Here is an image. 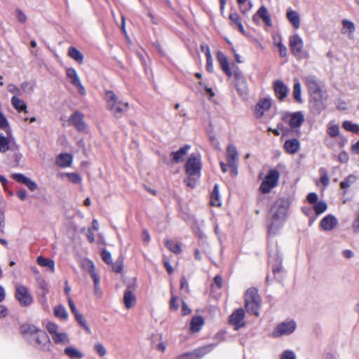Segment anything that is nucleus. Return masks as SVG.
Instances as JSON below:
<instances>
[{"label": "nucleus", "mask_w": 359, "mask_h": 359, "mask_svg": "<svg viewBox=\"0 0 359 359\" xmlns=\"http://www.w3.org/2000/svg\"><path fill=\"white\" fill-rule=\"evenodd\" d=\"M107 107L117 118L122 117L128 110L129 104L120 100L112 90L105 92Z\"/></svg>", "instance_id": "1"}, {"label": "nucleus", "mask_w": 359, "mask_h": 359, "mask_svg": "<svg viewBox=\"0 0 359 359\" xmlns=\"http://www.w3.org/2000/svg\"><path fill=\"white\" fill-rule=\"evenodd\" d=\"M261 297L256 288H249L245 294V308L248 313L259 316V310L260 308Z\"/></svg>", "instance_id": "2"}, {"label": "nucleus", "mask_w": 359, "mask_h": 359, "mask_svg": "<svg viewBox=\"0 0 359 359\" xmlns=\"http://www.w3.org/2000/svg\"><path fill=\"white\" fill-rule=\"evenodd\" d=\"M290 207V201L287 198H280L274 203L272 211H274L273 220L284 221Z\"/></svg>", "instance_id": "3"}, {"label": "nucleus", "mask_w": 359, "mask_h": 359, "mask_svg": "<svg viewBox=\"0 0 359 359\" xmlns=\"http://www.w3.org/2000/svg\"><path fill=\"white\" fill-rule=\"evenodd\" d=\"M280 173L277 170L271 169L262 182L259 189L263 194H268L277 185Z\"/></svg>", "instance_id": "4"}, {"label": "nucleus", "mask_w": 359, "mask_h": 359, "mask_svg": "<svg viewBox=\"0 0 359 359\" xmlns=\"http://www.w3.org/2000/svg\"><path fill=\"white\" fill-rule=\"evenodd\" d=\"M296 327L294 320L281 322L275 327L271 336L273 338H279L284 335H290L295 331Z\"/></svg>", "instance_id": "5"}, {"label": "nucleus", "mask_w": 359, "mask_h": 359, "mask_svg": "<svg viewBox=\"0 0 359 359\" xmlns=\"http://www.w3.org/2000/svg\"><path fill=\"white\" fill-rule=\"evenodd\" d=\"M30 342L34 343V346L37 348L43 351L50 350L51 342L48 335L44 330L39 329Z\"/></svg>", "instance_id": "6"}, {"label": "nucleus", "mask_w": 359, "mask_h": 359, "mask_svg": "<svg viewBox=\"0 0 359 359\" xmlns=\"http://www.w3.org/2000/svg\"><path fill=\"white\" fill-rule=\"evenodd\" d=\"M15 297L22 306H28L32 304L33 297L28 288L22 285H18L15 288Z\"/></svg>", "instance_id": "7"}, {"label": "nucleus", "mask_w": 359, "mask_h": 359, "mask_svg": "<svg viewBox=\"0 0 359 359\" xmlns=\"http://www.w3.org/2000/svg\"><path fill=\"white\" fill-rule=\"evenodd\" d=\"M186 172L189 176L199 174L201 170V157L191 154L185 164Z\"/></svg>", "instance_id": "8"}, {"label": "nucleus", "mask_w": 359, "mask_h": 359, "mask_svg": "<svg viewBox=\"0 0 359 359\" xmlns=\"http://www.w3.org/2000/svg\"><path fill=\"white\" fill-rule=\"evenodd\" d=\"M233 76L238 93L241 95H247L248 93V86L243 74L240 71H236Z\"/></svg>", "instance_id": "9"}, {"label": "nucleus", "mask_w": 359, "mask_h": 359, "mask_svg": "<svg viewBox=\"0 0 359 359\" xmlns=\"http://www.w3.org/2000/svg\"><path fill=\"white\" fill-rule=\"evenodd\" d=\"M309 106L312 113L318 115L325 108V104L323 100V94L311 95Z\"/></svg>", "instance_id": "10"}, {"label": "nucleus", "mask_w": 359, "mask_h": 359, "mask_svg": "<svg viewBox=\"0 0 359 359\" xmlns=\"http://www.w3.org/2000/svg\"><path fill=\"white\" fill-rule=\"evenodd\" d=\"M285 121H287L292 129L299 128L304 121V116L302 111L288 114L283 117Z\"/></svg>", "instance_id": "11"}, {"label": "nucleus", "mask_w": 359, "mask_h": 359, "mask_svg": "<svg viewBox=\"0 0 359 359\" xmlns=\"http://www.w3.org/2000/svg\"><path fill=\"white\" fill-rule=\"evenodd\" d=\"M243 309H238L229 316V323L234 327V330H238L245 325Z\"/></svg>", "instance_id": "12"}, {"label": "nucleus", "mask_w": 359, "mask_h": 359, "mask_svg": "<svg viewBox=\"0 0 359 359\" xmlns=\"http://www.w3.org/2000/svg\"><path fill=\"white\" fill-rule=\"evenodd\" d=\"M306 86L310 96L323 94L320 83L315 76L306 77Z\"/></svg>", "instance_id": "13"}, {"label": "nucleus", "mask_w": 359, "mask_h": 359, "mask_svg": "<svg viewBox=\"0 0 359 359\" xmlns=\"http://www.w3.org/2000/svg\"><path fill=\"white\" fill-rule=\"evenodd\" d=\"M271 106V99L262 98L257 103L255 109V115L257 118H260L265 111H268Z\"/></svg>", "instance_id": "14"}, {"label": "nucleus", "mask_w": 359, "mask_h": 359, "mask_svg": "<svg viewBox=\"0 0 359 359\" xmlns=\"http://www.w3.org/2000/svg\"><path fill=\"white\" fill-rule=\"evenodd\" d=\"M290 47L294 55H300L303 48V41L299 35L294 34L290 37Z\"/></svg>", "instance_id": "15"}, {"label": "nucleus", "mask_w": 359, "mask_h": 359, "mask_svg": "<svg viewBox=\"0 0 359 359\" xmlns=\"http://www.w3.org/2000/svg\"><path fill=\"white\" fill-rule=\"evenodd\" d=\"M69 122L79 132L84 131L86 129V126L83 120V115L80 111H77L73 113L70 116Z\"/></svg>", "instance_id": "16"}, {"label": "nucleus", "mask_w": 359, "mask_h": 359, "mask_svg": "<svg viewBox=\"0 0 359 359\" xmlns=\"http://www.w3.org/2000/svg\"><path fill=\"white\" fill-rule=\"evenodd\" d=\"M273 88L275 95L280 100H283L287 95L288 88L287 86L280 80L274 81Z\"/></svg>", "instance_id": "17"}, {"label": "nucleus", "mask_w": 359, "mask_h": 359, "mask_svg": "<svg viewBox=\"0 0 359 359\" xmlns=\"http://www.w3.org/2000/svg\"><path fill=\"white\" fill-rule=\"evenodd\" d=\"M39 330V329H38L35 325L28 323L22 324L20 327V332L29 341L32 340V338Z\"/></svg>", "instance_id": "18"}, {"label": "nucleus", "mask_w": 359, "mask_h": 359, "mask_svg": "<svg viewBox=\"0 0 359 359\" xmlns=\"http://www.w3.org/2000/svg\"><path fill=\"white\" fill-rule=\"evenodd\" d=\"M338 224V222L337 218L332 215H328L325 216L321 221H320V227L324 231H331L334 227H336Z\"/></svg>", "instance_id": "19"}, {"label": "nucleus", "mask_w": 359, "mask_h": 359, "mask_svg": "<svg viewBox=\"0 0 359 359\" xmlns=\"http://www.w3.org/2000/svg\"><path fill=\"white\" fill-rule=\"evenodd\" d=\"M217 60L222 71L228 76H232V72L229 67V63L226 55L221 51L217 53Z\"/></svg>", "instance_id": "20"}, {"label": "nucleus", "mask_w": 359, "mask_h": 359, "mask_svg": "<svg viewBox=\"0 0 359 359\" xmlns=\"http://www.w3.org/2000/svg\"><path fill=\"white\" fill-rule=\"evenodd\" d=\"M189 149L190 146L186 144L184 147L180 148L178 151L171 152L170 156H172V162L176 163L182 162Z\"/></svg>", "instance_id": "21"}, {"label": "nucleus", "mask_w": 359, "mask_h": 359, "mask_svg": "<svg viewBox=\"0 0 359 359\" xmlns=\"http://www.w3.org/2000/svg\"><path fill=\"white\" fill-rule=\"evenodd\" d=\"M287 153L290 154H297L300 149V144L298 140L293 138L285 142L283 146Z\"/></svg>", "instance_id": "22"}, {"label": "nucleus", "mask_w": 359, "mask_h": 359, "mask_svg": "<svg viewBox=\"0 0 359 359\" xmlns=\"http://www.w3.org/2000/svg\"><path fill=\"white\" fill-rule=\"evenodd\" d=\"M216 344H210L207 346L198 348L191 352V355L194 358V359H201L205 355H206L207 353H210L212 350H213Z\"/></svg>", "instance_id": "23"}, {"label": "nucleus", "mask_w": 359, "mask_h": 359, "mask_svg": "<svg viewBox=\"0 0 359 359\" xmlns=\"http://www.w3.org/2000/svg\"><path fill=\"white\" fill-rule=\"evenodd\" d=\"M226 158L228 164L238 163V153L234 145L230 144L226 149Z\"/></svg>", "instance_id": "24"}, {"label": "nucleus", "mask_w": 359, "mask_h": 359, "mask_svg": "<svg viewBox=\"0 0 359 359\" xmlns=\"http://www.w3.org/2000/svg\"><path fill=\"white\" fill-rule=\"evenodd\" d=\"M287 18L292 24L294 28L298 29L300 27V18L297 11L288 10L287 11Z\"/></svg>", "instance_id": "25"}, {"label": "nucleus", "mask_w": 359, "mask_h": 359, "mask_svg": "<svg viewBox=\"0 0 359 359\" xmlns=\"http://www.w3.org/2000/svg\"><path fill=\"white\" fill-rule=\"evenodd\" d=\"M64 353L69 359H81L83 357V354L74 346L66 347Z\"/></svg>", "instance_id": "26"}, {"label": "nucleus", "mask_w": 359, "mask_h": 359, "mask_svg": "<svg viewBox=\"0 0 359 359\" xmlns=\"http://www.w3.org/2000/svg\"><path fill=\"white\" fill-rule=\"evenodd\" d=\"M72 157L68 154H61L57 156L56 159L57 165L61 168L69 166L72 163Z\"/></svg>", "instance_id": "27"}, {"label": "nucleus", "mask_w": 359, "mask_h": 359, "mask_svg": "<svg viewBox=\"0 0 359 359\" xmlns=\"http://www.w3.org/2000/svg\"><path fill=\"white\" fill-rule=\"evenodd\" d=\"M68 55L74 59L79 64L83 62V55L80 50L74 46H71L68 49Z\"/></svg>", "instance_id": "28"}, {"label": "nucleus", "mask_w": 359, "mask_h": 359, "mask_svg": "<svg viewBox=\"0 0 359 359\" xmlns=\"http://www.w3.org/2000/svg\"><path fill=\"white\" fill-rule=\"evenodd\" d=\"M136 298L134 294L129 289L124 292L123 302L127 309H130L135 302Z\"/></svg>", "instance_id": "29"}, {"label": "nucleus", "mask_w": 359, "mask_h": 359, "mask_svg": "<svg viewBox=\"0 0 359 359\" xmlns=\"http://www.w3.org/2000/svg\"><path fill=\"white\" fill-rule=\"evenodd\" d=\"M36 262L39 266L48 268L51 272L54 271L55 262L53 259L40 256L37 257Z\"/></svg>", "instance_id": "30"}, {"label": "nucleus", "mask_w": 359, "mask_h": 359, "mask_svg": "<svg viewBox=\"0 0 359 359\" xmlns=\"http://www.w3.org/2000/svg\"><path fill=\"white\" fill-rule=\"evenodd\" d=\"M257 14L259 16L260 18L263 20L266 26H272L270 15L269 14L267 8L265 6H262L260 7L257 11Z\"/></svg>", "instance_id": "31"}, {"label": "nucleus", "mask_w": 359, "mask_h": 359, "mask_svg": "<svg viewBox=\"0 0 359 359\" xmlns=\"http://www.w3.org/2000/svg\"><path fill=\"white\" fill-rule=\"evenodd\" d=\"M11 104L13 107L19 112L25 111L27 112V104L24 101L18 97L17 96H13L11 98Z\"/></svg>", "instance_id": "32"}, {"label": "nucleus", "mask_w": 359, "mask_h": 359, "mask_svg": "<svg viewBox=\"0 0 359 359\" xmlns=\"http://www.w3.org/2000/svg\"><path fill=\"white\" fill-rule=\"evenodd\" d=\"M203 318L200 316H194L191 321L190 328L192 332H198L203 325Z\"/></svg>", "instance_id": "33"}, {"label": "nucleus", "mask_w": 359, "mask_h": 359, "mask_svg": "<svg viewBox=\"0 0 359 359\" xmlns=\"http://www.w3.org/2000/svg\"><path fill=\"white\" fill-rule=\"evenodd\" d=\"M229 19L238 29L241 32L244 33V27L242 25L241 18L236 13H232L229 15Z\"/></svg>", "instance_id": "34"}, {"label": "nucleus", "mask_w": 359, "mask_h": 359, "mask_svg": "<svg viewBox=\"0 0 359 359\" xmlns=\"http://www.w3.org/2000/svg\"><path fill=\"white\" fill-rule=\"evenodd\" d=\"M54 315L62 320H67L68 318V313L62 305H58L54 308Z\"/></svg>", "instance_id": "35"}, {"label": "nucleus", "mask_w": 359, "mask_h": 359, "mask_svg": "<svg viewBox=\"0 0 359 359\" xmlns=\"http://www.w3.org/2000/svg\"><path fill=\"white\" fill-rule=\"evenodd\" d=\"M210 204L212 206H219L221 203L219 201V186L218 184H215L214 186L213 190L210 196Z\"/></svg>", "instance_id": "36"}, {"label": "nucleus", "mask_w": 359, "mask_h": 359, "mask_svg": "<svg viewBox=\"0 0 359 359\" xmlns=\"http://www.w3.org/2000/svg\"><path fill=\"white\" fill-rule=\"evenodd\" d=\"M341 33L346 34L347 32H348L350 34H353L355 32V27L353 22L346 19H344L341 22Z\"/></svg>", "instance_id": "37"}, {"label": "nucleus", "mask_w": 359, "mask_h": 359, "mask_svg": "<svg viewBox=\"0 0 359 359\" xmlns=\"http://www.w3.org/2000/svg\"><path fill=\"white\" fill-rule=\"evenodd\" d=\"M52 338L55 344L69 343L68 335L65 332H57L56 334L52 336Z\"/></svg>", "instance_id": "38"}, {"label": "nucleus", "mask_w": 359, "mask_h": 359, "mask_svg": "<svg viewBox=\"0 0 359 359\" xmlns=\"http://www.w3.org/2000/svg\"><path fill=\"white\" fill-rule=\"evenodd\" d=\"M301 93H302L301 84L298 81H297L294 83L292 95H293L294 100L299 103L302 102Z\"/></svg>", "instance_id": "39"}, {"label": "nucleus", "mask_w": 359, "mask_h": 359, "mask_svg": "<svg viewBox=\"0 0 359 359\" xmlns=\"http://www.w3.org/2000/svg\"><path fill=\"white\" fill-rule=\"evenodd\" d=\"M8 150H13L10 147V141L8 137L0 133V152L5 153Z\"/></svg>", "instance_id": "40"}, {"label": "nucleus", "mask_w": 359, "mask_h": 359, "mask_svg": "<svg viewBox=\"0 0 359 359\" xmlns=\"http://www.w3.org/2000/svg\"><path fill=\"white\" fill-rule=\"evenodd\" d=\"M283 222L280 220H273L268 226V233L270 235H276L280 229Z\"/></svg>", "instance_id": "41"}, {"label": "nucleus", "mask_w": 359, "mask_h": 359, "mask_svg": "<svg viewBox=\"0 0 359 359\" xmlns=\"http://www.w3.org/2000/svg\"><path fill=\"white\" fill-rule=\"evenodd\" d=\"M165 246L175 254H180L181 252V246L179 243H175L171 240L167 239L165 242Z\"/></svg>", "instance_id": "42"}, {"label": "nucleus", "mask_w": 359, "mask_h": 359, "mask_svg": "<svg viewBox=\"0 0 359 359\" xmlns=\"http://www.w3.org/2000/svg\"><path fill=\"white\" fill-rule=\"evenodd\" d=\"M342 127L344 130L350 131L353 133H358L359 132V125L353 123L349 121H345L342 123Z\"/></svg>", "instance_id": "43"}, {"label": "nucleus", "mask_w": 359, "mask_h": 359, "mask_svg": "<svg viewBox=\"0 0 359 359\" xmlns=\"http://www.w3.org/2000/svg\"><path fill=\"white\" fill-rule=\"evenodd\" d=\"M67 76L72 84L74 85L80 81L76 70L74 68H68L66 71Z\"/></svg>", "instance_id": "44"}, {"label": "nucleus", "mask_w": 359, "mask_h": 359, "mask_svg": "<svg viewBox=\"0 0 359 359\" xmlns=\"http://www.w3.org/2000/svg\"><path fill=\"white\" fill-rule=\"evenodd\" d=\"M90 269L88 270L90 276L92 277L93 282H94V286L95 289L98 288L99 283H100V278L99 276L96 273L95 270V266L93 262H90Z\"/></svg>", "instance_id": "45"}, {"label": "nucleus", "mask_w": 359, "mask_h": 359, "mask_svg": "<svg viewBox=\"0 0 359 359\" xmlns=\"http://www.w3.org/2000/svg\"><path fill=\"white\" fill-rule=\"evenodd\" d=\"M327 133L330 137L333 138L337 137L339 134V126L336 124H332V123H329L327 126Z\"/></svg>", "instance_id": "46"}, {"label": "nucleus", "mask_w": 359, "mask_h": 359, "mask_svg": "<svg viewBox=\"0 0 359 359\" xmlns=\"http://www.w3.org/2000/svg\"><path fill=\"white\" fill-rule=\"evenodd\" d=\"M327 208L326 202L320 201L313 205V209L316 215H320L324 212Z\"/></svg>", "instance_id": "47"}, {"label": "nucleus", "mask_w": 359, "mask_h": 359, "mask_svg": "<svg viewBox=\"0 0 359 359\" xmlns=\"http://www.w3.org/2000/svg\"><path fill=\"white\" fill-rule=\"evenodd\" d=\"M355 181V177L353 175H349L340 183V187L341 189H346L350 187Z\"/></svg>", "instance_id": "48"}, {"label": "nucleus", "mask_w": 359, "mask_h": 359, "mask_svg": "<svg viewBox=\"0 0 359 359\" xmlns=\"http://www.w3.org/2000/svg\"><path fill=\"white\" fill-rule=\"evenodd\" d=\"M65 175L72 183L77 184L81 182V177L76 172H67Z\"/></svg>", "instance_id": "49"}, {"label": "nucleus", "mask_w": 359, "mask_h": 359, "mask_svg": "<svg viewBox=\"0 0 359 359\" xmlns=\"http://www.w3.org/2000/svg\"><path fill=\"white\" fill-rule=\"evenodd\" d=\"M113 271L116 273H121L123 270V260L121 257H119L116 262L111 264Z\"/></svg>", "instance_id": "50"}, {"label": "nucleus", "mask_w": 359, "mask_h": 359, "mask_svg": "<svg viewBox=\"0 0 359 359\" xmlns=\"http://www.w3.org/2000/svg\"><path fill=\"white\" fill-rule=\"evenodd\" d=\"M319 172L320 174V182L323 184V186L327 187L330 184V179L327 171L325 168H321L319 170Z\"/></svg>", "instance_id": "51"}, {"label": "nucleus", "mask_w": 359, "mask_h": 359, "mask_svg": "<svg viewBox=\"0 0 359 359\" xmlns=\"http://www.w3.org/2000/svg\"><path fill=\"white\" fill-rule=\"evenodd\" d=\"M94 350L97 353V354L100 356H104L107 353V350L102 344L100 342H97L94 344Z\"/></svg>", "instance_id": "52"}, {"label": "nucleus", "mask_w": 359, "mask_h": 359, "mask_svg": "<svg viewBox=\"0 0 359 359\" xmlns=\"http://www.w3.org/2000/svg\"><path fill=\"white\" fill-rule=\"evenodd\" d=\"M101 257L102 260L107 264H112V259L111 253L107 251V250H103L101 253Z\"/></svg>", "instance_id": "53"}, {"label": "nucleus", "mask_w": 359, "mask_h": 359, "mask_svg": "<svg viewBox=\"0 0 359 359\" xmlns=\"http://www.w3.org/2000/svg\"><path fill=\"white\" fill-rule=\"evenodd\" d=\"M37 283L40 288L43 290V295H46L48 292V287L46 280L40 276L37 278Z\"/></svg>", "instance_id": "54"}, {"label": "nucleus", "mask_w": 359, "mask_h": 359, "mask_svg": "<svg viewBox=\"0 0 359 359\" xmlns=\"http://www.w3.org/2000/svg\"><path fill=\"white\" fill-rule=\"evenodd\" d=\"M12 178L19 183L25 184L28 177L21 173H15L12 175Z\"/></svg>", "instance_id": "55"}, {"label": "nucleus", "mask_w": 359, "mask_h": 359, "mask_svg": "<svg viewBox=\"0 0 359 359\" xmlns=\"http://www.w3.org/2000/svg\"><path fill=\"white\" fill-rule=\"evenodd\" d=\"M48 332L53 336L58 332V325L54 323L48 322L46 325Z\"/></svg>", "instance_id": "56"}, {"label": "nucleus", "mask_w": 359, "mask_h": 359, "mask_svg": "<svg viewBox=\"0 0 359 359\" xmlns=\"http://www.w3.org/2000/svg\"><path fill=\"white\" fill-rule=\"evenodd\" d=\"M9 128L8 121L4 114L0 111V129L6 130Z\"/></svg>", "instance_id": "57"}, {"label": "nucleus", "mask_w": 359, "mask_h": 359, "mask_svg": "<svg viewBox=\"0 0 359 359\" xmlns=\"http://www.w3.org/2000/svg\"><path fill=\"white\" fill-rule=\"evenodd\" d=\"M178 297L175 295L172 294V297L170 302V309L172 311H177L179 309V304H177Z\"/></svg>", "instance_id": "58"}, {"label": "nucleus", "mask_w": 359, "mask_h": 359, "mask_svg": "<svg viewBox=\"0 0 359 359\" xmlns=\"http://www.w3.org/2000/svg\"><path fill=\"white\" fill-rule=\"evenodd\" d=\"M180 290H184L187 293L190 292L188 281L184 276L180 279Z\"/></svg>", "instance_id": "59"}, {"label": "nucleus", "mask_w": 359, "mask_h": 359, "mask_svg": "<svg viewBox=\"0 0 359 359\" xmlns=\"http://www.w3.org/2000/svg\"><path fill=\"white\" fill-rule=\"evenodd\" d=\"M338 160L341 163H346L349 160V156L347 152L341 151L339 154Z\"/></svg>", "instance_id": "60"}, {"label": "nucleus", "mask_w": 359, "mask_h": 359, "mask_svg": "<svg viewBox=\"0 0 359 359\" xmlns=\"http://www.w3.org/2000/svg\"><path fill=\"white\" fill-rule=\"evenodd\" d=\"M281 359H295V354L292 351L286 350L282 353Z\"/></svg>", "instance_id": "61"}, {"label": "nucleus", "mask_w": 359, "mask_h": 359, "mask_svg": "<svg viewBox=\"0 0 359 359\" xmlns=\"http://www.w3.org/2000/svg\"><path fill=\"white\" fill-rule=\"evenodd\" d=\"M306 198H307V201L309 203L314 205L316 203L318 202V196L317 194H316L314 192H311L308 194Z\"/></svg>", "instance_id": "62"}, {"label": "nucleus", "mask_w": 359, "mask_h": 359, "mask_svg": "<svg viewBox=\"0 0 359 359\" xmlns=\"http://www.w3.org/2000/svg\"><path fill=\"white\" fill-rule=\"evenodd\" d=\"M17 18L19 22L24 23L27 20L26 15L20 9L16 10Z\"/></svg>", "instance_id": "63"}, {"label": "nucleus", "mask_w": 359, "mask_h": 359, "mask_svg": "<svg viewBox=\"0 0 359 359\" xmlns=\"http://www.w3.org/2000/svg\"><path fill=\"white\" fill-rule=\"evenodd\" d=\"M21 88L23 91L30 93L33 90V86L29 82H24L21 84Z\"/></svg>", "instance_id": "64"}]
</instances>
